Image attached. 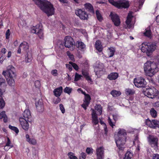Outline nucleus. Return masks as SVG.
Masks as SVG:
<instances>
[{"instance_id":"1","label":"nucleus","mask_w":159,"mask_h":159,"mask_svg":"<svg viewBox=\"0 0 159 159\" xmlns=\"http://www.w3.org/2000/svg\"><path fill=\"white\" fill-rule=\"evenodd\" d=\"M48 16H52L54 12L53 5L45 0H32Z\"/></svg>"},{"instance_id":"2","label":"nucleus","mask_w":159,"mask_h":159,"mask_svg":"<svg viewBox=\"0 0 159 159\" xmlns=\"http://www.w3.org/2000/svg\"><path fill=\"white\" fill-rule=\"evenodd\" d=\"M126 133L123 129H120L116 135H115V140L116 144L120 150H123L124 145L126 141Z\"/></svg>"},{"instance_id":"3","label":"nucleus","mask_w":159,"mask_h":159,"mask_svg":"<svg viewBox=\"0 0 159 159\" xmlns=\"http://www.w3.org/2000/svg\"><path fill=\"white\" fill-rule=\"evenodd\" d=\"M144 70L146 74L150 77L154 75L158 71L156 64L153 62L147 61L144 64Z\"/></svg>"},{"instance_id":"4","label":"nucleus","mask_w":159,"mask_h":159,"mask_svg":"<svg viewBox=\"0 0 159 159\" xmlns=\"http://www.w3.org/2000/svg\"><path fill=\"white\" fill-rule=\"evenodd\" d=\"M141 51L143 52L147 53L152 52L156 48V45L155 43H143L142 44Z\"/></svg>"},{"instance_id":"5","label":"nucleus","mask_w":159,"mask_h":159,"mask_svg":"<svg viewBox=\"0 0 159 159\" xmlns=\"http://www.w3.org/2000/svg\"><path fill=\"white\" fill-rule=\"evenodd\" d=\"M109 2L113 5L119 8H127L129 6L128 2L123 0L119 2L115 1L114 0H108Z\"/></svg>"},{"instance_id":"6","label":"nucleus","mask_w":159,"mask_h":159,"mask_svg":"<svg viewBox=\"0 0 159 159\" xmlns=\"http://www.w3.org/2000/svg\"><path fill=\"white\" fill-rule=\"evenodd\" d=\"M64 44L66 48H70V50H73L74 47L75 46V42L73 39L70 36L66 37L64 39Z\"/></svg>"},{"instance_id":"7","label":"nucleus","mask_w":159,"mask_h":159,"mask_svg":"<svg viewBox=\"0 0 159 159\" xmlns=\"http://www.w3.org/2000/svg\"><path fill=\"white\" fill-rule=\"evenodd\" d=\"M157 90L154 87L148 89L145 92V95L151 98H154L156 96L157 94Z\"/></svg>"},{"instance_id":"8","label":"nucleus","mask_w":159,"mask_h":159,"mask_svg":"<svg viewBox=\"0 0 159 159\" xmlns=\"http://www.w3.org/2000/svg\"><path fill=\"white\" fill-rule=\"evenodd\" d=\"M148 138L149 144L152 147L157 148L158 139L156 137L151 135L149 136Z\"/></svg>"},{"instance_id":"9","label":"nucleus","mask_w":159,"mask_h":159,"mask_svg":"<svg viewBox=\"0 0 159 159\" xmlns=\"http://www.w3.org/2000/svg\"><path fill=\"white\" fill-rule=\"evenodd\" d=\"M146 125L150 128L156 129V127L159 128V121L156 120H152L148 119L146 120Z\"/></svg>"},{"instance_id":"10","label":"nucleus","mask_w":159,"mask_h":159,"mask_svg":"<svg viewBox=\"0 0 159 159\" xmlns=\"http://www.w3.org/2000/svg\"><path fill=\"white\" fill-rule=\"evenodd\" d=\"M134 84L137 87H144L146 85L145 80L142 78H135L134 81Z\"/></svg>"},{"instance_id":"11","label":"nucleus","mask_w":159,"mask_h":159,"mask_svg":"<svg viewBox=\"0 0 159 159\" xmlns=\"http://www.w3.org/2000/svg\"><path fill=\"white\" fill-rule=\"evenodd\" d=\"M6 73L8 75L9 77H16V76L15 68L11 65L8 66L6 71H3L2 74L5 75Z\"/></svg>"},{"instance_id":"12","label":"nucleus","mask_w":159,"mask_h":159,"mask_svg":"<svg viewBox=\"0 0 159 159\" xmlns=\"http://www.w3.org/2000/svg\"><path fill=\"white\" fill-rule=\"evenodd\" d=\"M19 121L22 129L25 131L28 130L29 127L28 122L31 120H27L20 117L19 119Z\"/></svg>"},{"instance_id":"13","label":"nucleus","mask_w":159,"mask_h":159,"mask_svg":"<svg viewBox=\"0 0 159 159\" xmlns=\"http://www.w3.org/2000/svg\"><path fill=\"white\" fill-rule=\"evenodd\" d=\"M75 14L82 20H87L88 15L84 10L79 9L75 11Z\"/></svg>"},{"instance_id":"14","label":"nucleus","mask_w":159,"mask_h":159,"mask_svg":"<svg viewBox=\"0 0 159 159\" xmlns=\"http://www.w3.org/2000/svg\"><path fill=\"white\" fill-rule=\"evenodd\" d=\"M110 16H111V19L115 25L116 26H119L120 23L119 16L117 14L112 12L111 13Z\"/></svg>"},{"instance_id":"15","label":"nucleus","mask_w":159,"mask_h":159,"mask_svg":"<svg viewBox=\"0 0 159 159\" xmlns=\"http://www.w3.org/2000/svg\"><path fill=\"white\" fill-rule=\"evenodd\" d=\"M97 159H103L104 157V149L102 147L96 149Z\"/></svg>"},{"instance_id":"16","label":"nucleus","mask_w":159,"mask_h":159,"mask_svg":"<svg viewBox=\"0 0 159 159\" xmlns=\"http://www.w3.org/2000/svg\"><path fill=\"white\" fill-rule=\"evenodd\" d=\"M84 95L85 97L84 100V103L81 105V106L84 110H86L87 109V107L89 106L90 103L91 98L89 94H86L85 93Z\"/></svg>"},{"instance_id":"17","label":"nucleus","mask_w":159,"mask_h":159,"mask_svg":"<svg viewBox=\"0 0 159 159\" xmlns=\"http://www.w3.org/2000/svg\"><path fill=\"white\" fill-rule=\"evenodd\" d=\"M29 48V46L28 43L25 42H24L20 44L17 50V53L19 54L21 53V49H22V50L25 52H27Z\"/></svg>"},{"instance_id":"18","label":"nucleus","mask_w":159,"mask_h":159,"mask_svg":"<svg viewBox=\"0 0 159 159\" xmlns=\"http://www.w3.org/2000/svg\"><path fill=\"white\" fill-rule=\"evenodd\" d=\"M37 110L39 112H42L44 111L43 103L42 99H40L36 102L35 103Z\"/></svg>"},{"instance_id":"19","label":"nucleus","mask_w":159,"mask_h":159,"mask_svg":"<svg viewBox=\"0 0 159 159\" xmlns=\"http://www.w3.org/2000/svg\"><path fill=\"white\" fill-rule=\"evenodd\" d=\"M91 110L92 111V122L94 125H97L99 121L96 111L93 109H91Z\"/></svg>"},{"instance_id":"20","label":"nucleus","mask_w":159,"mask_h":159,"mask_svg":"<svg viewBox=\"0 0 159 159\" xmlns=\"http://www.w3.org/2000/svg\"><path fill=\"white\" fill-rule=\"evenodd\" d=\"M23 118L24 119L31 121L32 116L30 111L29 109H26L24 111L23 113Z\"/></svg>"},{"instance_id":"21","label":"nucleus","mask_w":159,"mask_h":159,"mask_svg":"<svg viewBox=\"0 0 159 159\" xmlns=\"http://www.w3.org/2000/svg\"><path fill=\"white\" fill-rule=\"evenodd\" d=\"M62 90L63 88L62 86L55 89L53 91L54 95L56 97H59L62 93Z\"/></svg>"},{"instance_id":"22","label":"nucleus","mask_w":159,"mask_h":159,"mask_svg":"<svg viewBox=\"0 0 159 159\" xmlns=\"http://www.w3.org/2000/svg\"><path fill=\"white\" fill-rule=\"evenodd\" d=\"M43 29L41 26H40L39 24L35 26H34L31 30L32 33L37 34L41 31Z\"/></svg>"},{"instance_id":"23","label":"nucleus","mask_w":159,"mask_h":159,"mask_svg":"<svg viewBox=\"0 0 159 159\" xmlns=\"http://www.w3.org/2000/svg\"><path fill=\"white\" fill-rule=\"evenodd\" d=\"M76 46L78 49L84 51L85 49V45L82 42L77 41L76 43Z\"/></svg>"},{"instance_id":"24","label":"nucleus","mask_w":159,"mask_h":159,"mask_svg":"<svg viewBox=\"0 0 159 159\" xmlns=\"http://www.w3.org/2000/svg\"><path fill=\"white\" fill-rule=\"evenodd\" d=\"M132 16L131 13H129L127 17V20L125 21L127 25V27L129 29L131 27V25L130 24L131 22Z\"/></svg>"},{"instance_id":"25","label":"nucleus","mask_w":159,"mask_h":159,"mask_svg":"<svg viewBox=\"0 0 159 159\" xmlns=\"http://www.w3.org/2000/svg\"><path fill=\"white\" fill-rule=\"evenodd\" d=\"M84 7L87 10L93 14L94 11L93 10V7L92 5L89 3H87L84 5Z\"/></svg>"},{"instance_id":"26","label":"nucleus","mask_w":159,"mask_h":159,"mask_svg":"<svg viewBox=\"0 0 159 159\" xmlns=\"http://www.w3.org/2000/svg\"><path fill=\"white\" fill-rule=\"evenodd\" d=\"M118 76V74L117 73H112L109 75L108 78L110 80H115L116 79Z\"/></svg>"},{"instance_id":"27","label":"nucleus","mask_w":159,"mask_h":159,"mask_svg":"<svg viewBox=\"0 0 159 159\" xmlns=\"http://www.w3.org/2000/svg\"><path fill=\"white\" fill-rule=\"evenodd\" d=\"M95 47L96 49L99 52H101L102 50V46L101 44V42L98 40L96 41L95 43Z\"/></svg>"},{"instance_id":"28","label":"nucleus","mask_w":159,"mask_h":159,"mask_svg":"<svg viewBox=\"0 0 159 159\" xmlns=\"http://www.w3.org/2000/svg\"><path fill=\"white\" fill-rule=\"evenodd\" d=\"M16 77H9L7 79V82L8 84L10 86H14L15 84V81L14 80V78Z\"/></svg>"},{"instance_id":"29","label":"nucleus","mask_w":159,"mask_h":159,"mask_svg":"<svg viewBox=\"0 0 159 159\" xmlns=\"http://www.w3.org/2000/svg\"><path fill=\"white\" fill-rule=\"evenodd\" d=\"M3 118V121L4 122L6 123L7 121V116L5 114V111H2L0 113V119Z\"/></svg>"},{"instance_id":"30","label":"nucleus","mask_w":159,"mask_h":159,"mask_svg":"<svg viewBox=\"0 0 159 159\" xmlns=\"http://www.w3.org/2000/svg\"><path fill=\"white\" fill-rule=\"evenodd\" d=\"M125 93L127 95H132L135 93V91L130 89L127 88L125 90Z\"/></svg>"},{"instance_id":"31","label":"nucleus","mask_w":159,"mask_h":159,"mask_svg":"<svg viewBox=\"0 0 159 159\" xmlns=\"http://www.w3.org/2000/svg\"><path fill=\"white\" fill-rule=\"evenodd\" d=\"M111 94L113 97H115L119 96L121 93L120 91L113 90L111 92Z\"/></svg>"},{"instance_id":"32","label":"nucleus","mask_w":159,"mask_h":159,"mask_svg":"<svg viewBox=\"0 0 159 159\" xmlns=\"http://www.w3.org/2000/svg\"><path fill=\"white\" fill-rule=\"evenodd\" d=\"M109 52L108 53V56L109 57H112L114 55L115 52V49L113 48H108Z\"/></svg>"},{"instance_id":"33","label":"nucleus","mask_w":159,"mask_h":159,"mask_svg":"<svg viewBox=\"0 0 159 159\" xmlns=\"http://www.w3.org/2000/svg\"><path fill=\"white\" fill-rule=\"evenodd\" d=\"M144 35L148 37L151 38L152 37V33L150 28L146 30V31L144 33Z\"/></svg>"},{"instance_id":"34","label":"nucleus","mask_w":159,"mask_h":159,"mask_svg":"<svg viewBox=\"0 0 159 159\" xmlns=\"http://www.w3.org/2000/svg\"><path fill=\"white\" fill-rule=\"evenodd\" d=\"M133 156V153L130 151H128L125 154L124 159H130Z\"/></svg>"},{"instance_id":"35","label":"nucleus","mask_w":159,"mask_h":159,"mask_svg":"<svg viewBox=\"0 0 159 159\" xmlns=\"http://www.w3.org/2000/svg\"><path fill=\"white\" fill-rule=\"evenodd\" d=\"M95 74L98 76H99L100 74L102 73L103 71L102 68H99L98 67H96L94 70Z\"/></svg>"},{"instance_id":"36","label":"nucleus","mask_w":159,"mask_h":159,"mask_svg":"<svg viewBox=\"0 0 159 159\" xmlns=\"http://www.w3.org/2000/svg\"><path fill=\"white\" fill-rule=\"evenodd\" d=\"M5 105V102L2 96H0V108L2 109Z\"/></svg>"},{"instance_id":"37","label":"nucleus","mask_w":159,"mask_h":159,"mask_svg":"<svg viewBox=\"0 0 159 159\" xmlns=\"http://www.w3.org/2000/svg\"><path fill=\"white\" fill-rule=\"evenodd\" d=\"M150 113L152 117L155 118L157 116V112L154 108L151 109L150 111Z\"/></svg>"},{"instance_id":"38","label":"nucleus","mask_w":159,"mask_h":159,"mask_svg":"<svg viewBox=\"0 0 159 159\" xmlns=\"http://www.w3.org/2000/svg\"><path fill=\"white\" fill-rule=\"evenodd\" d=\"M72 90V89L69 87H66L64 89V91L65 93L70 94Z\"/></svg>"},{"instance_id":"39","label":"nucleus","mask_w":159,"mask_h":159,"mask_svg":"<svg viewBox=\"0 0 159 159\" xmlns=\"http://www.w3.org/2000/svg\"><path fill=\"white\" fill-rule=\"evenodd\" d=\"M9 128L11 129L14 131L16 134H18L19 132V130L18 128L15 126H12L11 125H9Z\"/></svg>"},{"instance_id":"40","label":"nucleus","mask_w":159,"mask_h":159,"mask_svg":"<svg viewBox=\"0 0 159 159\" xmlns=\"http://www.w3.org/2000/svg\"><path fill=\"white\" fill-rule=\"evenodd\" d=\"M95 108L96 110H97L98 111L99 114L101 115L102 113V108L101 105H97L95 107Z\"/></svg>"},{"instance_id":"41","label":"nucleus","mask_w":159,"mask_h":159,"mask_svg":"<svg viewBox=\"0 0 159 159\" xmlns=\"http://www.w3.org/2000/svg\"><path fill=\"white\" fill-rule=\"evenodd\" d=\"M69 64L71 65L73 68L76 70H77L79 69V67L78 65L75 63L71 61L69 62Z\"/></svg>"},{"instance_id":"42","label":"nucleus","mask_w":159,"mask_h":159,"mask_svg":"<svg viewBox=\"0 0 159 159\" xmlns=\"http://www.w3.org/2000/svg\"><path fill=\"white\" fill-rule=\"evenodd\" d=\"M96 14L97 16V17L99 21H101L102 20V18L101 14L99 13L98 11H96Z\"/></svg>"},{"instance_id":"43","label":"nucleus","mask_w":159,"mask_h":159,"mask_svg":"<svg viewBox=\"0 0 159 159\" xmlns=\"http://www.w3.org/2000/svg\"><path fill=\"white\" fill-rule=\"evenodd\" d=\"M82 77L81 75H79L77 73H76L75 75V80L78 81L80 80Z\"/></svg>"},{"instance_id":"44","label":"nucleus","mask_w":159,"mask_h":159,"mask_svg":"<svg viewBox=\"0 0 159 159\" xmlns=\"http://www.w3.org/2000/svg\"><path fill=\"white\" fill-rule=\"evenodd\" d=\"M32 57L31 56H29L28 55L26 57L25 59V61L27 63H29L32 60Z\"/></svg>"},{"instance_id":"45","label":"nucleus","mask_w":159,"mask_h":159,"mask_svg":"<svg viewBox=\"0 0 159 159\" xmlns=\"http://www.w3.org/2000/svg\"><path fill=\"white\" fill-rule=\"evenodd\" d=\"M67 55L69 56L71 60L73 61H74V56L73 54H71L70 52L67 51Z\"/></svg>"},{"instance_id":"46","label":"nucleus","mask_w":159,"mask_h":159,"mask_svg":"<svg viewBox=\"0 0 159 159\" xmlns=\"http://www.w3.org/2000/svg\"><path fill=\"white\" fill-rule=\"evenodd\" d=\"M68 155L70 159H78L77 157L74 155L72 152H70L68 153Z\"/></svg>"},{"instance_id":"47","label":"nucleus","mask_w":159,"mask_h":159,"mask_svg":"<svg viewBox=\"0 0 159 159\" xmlns=\"http://www.w3.org/2000/svg\"><path fill=\"white\" fill-rule=\"evenodd\" d=\"M38 36H39V38L40 39H42L43 38V29L40 31L38 33H37L36 34Z\"/></svg>"},{"instance_id":"48","label":"nucleus","mask_w":159,"mask_h":159,"mask_svg":"<svg viewBox=\"0 0 159 159\" xmlns=\"http://www.w3.org/2000/svg\"><path fill=\"white\" fill-rule=\"evenodd\" d=\"M145 0H139V2H137L136 4H138L139 6V8H140L142 6Z\"/></svg>"},{"instance_id":"49","label":"nucleus","mask_w":159,"mask_h":159,"mask_svg":"<svg viewBox=\"0 0 159 159\" xmlns=\"http://www.w3.org/2000/svg\"><path fill=\"white\" fill-rule=\"evenodd\" d=\"M60 108L62 113H64L65 112V109L63 104H60L59 105Z\"/></svg>"},{"instance_id":"50","label":"nucleus","mask_w":159,"mask_h":159,"mask_svg":"<svg viewBox=\"0 0 159 159\" xmlns=\"http://www.w3.org/2000/svg\"><path fill=\"white\" fill-rule=\"evenodd\" d=\"M11 34V33L10 32V30L8 29L6 33V39H8L9 38V36Z\"/></svg>"},{"instance_id":"51","label":"nucleus","mask_w":159,"mask_h":159,"mask_svg":"<svg viewBox=\"0 0 159 159\" xmlns=\"http://www.w3.org/2000/svg\"><path fill=\"white\" fill-rule=\"evenodd\" d=\"M34 85L37 88H39L41 85L40 82L38 80L36 81L34 83Z\"/></svg>"},{"instance_id":"52","label":"nucleus","mask_w":159,"mask_h":159,"mask_svg":"<svg viewBox=\"0 0 159 159\" xmlns=\"http://www.w3.org/2000/svg\"><path fill=\"white\" fill-rule=\"evenodd\" d=\"M57 98L55 100H53V102L55 104H57L60 102L61 99L59 97H57Z\"/></svg>"},{"instance_id":"53","label":"nucleus","mask_w":159,"mask_h":159,"mask_svg":"<svg viewBox=\"0 0 159 159\" xmlns=\"http://www.w3.org/2000/svg\"><path fill=\"white\" fill-rule=\"evenodd\" d=\"M57 70H52L51 74L54 76H57L58 74L57 73Z\"/></svg>"},{"instance_id":"54","label":"nucleus","mask_w":159,"mask_h":159,"mask_svg":"<svg viewBox=\"0 0 159 159\" xmlns=\"http://www.w3.org/2000/svg\"><path fill=\"white\" fill-rule=\"evenodd\" d=\"M28 142L30 143H31L32 144H35L36 143V140L34 139H30L29 141H28Z\"/></svg>"},{"instance_id":"55","label":"nucleus","mask_w":159,"mask_h":159,"mask_svg":"<svg viewBox=\"0 0 159 159\" xmlns=\"http://www.w3.org/2000/svg\"><path fill=\"white\" fill-rule=\"evenodd\" d=\"M139 141L138 139V137L137 135L135 137V138L133 141V143L134 144H136V143H137L138 144V145H139Z\"/></svg>"},{"instance_id":"56","label":"nucleus","mask_w":159,"mask_h":159,"mask_svg":"<svg viewBox=\"0 0 159 159\" xmlns=\"http://www.w3.org/2000/svg\"><path fill=\"white\" fill-rule=\"evenodd\" d=\"M86 157V154L85 153L82 152L81 153L80 156V159H85Z\"/></svg>"},{"instance_id":"57","label":"nucleus","mask_w":159,"mask_h":159,"mask_svg":"<svg viewBox=\"0 0 159 159\" xmlns=\"http://www.w3.org/2000/svg\"><path fill=\"white\" fill-rule=\"evenodd\" d=\"M108 121L109 125L113 128V126H114V125L113 123L112 122L111 119L109 117H108Z\"/></svg>"},{"instance_id":"58","label":"nucleus","mask_w":159,"mask_h":159,"mask_svg":"<svg viewBox=\"0 0 159 159\" xmlns=\"http://www.w3.org/2000/svg\"><path fill=\"white\" fill-rule=\"evenodd\" d=\"M70 64H66V68L68 69L69 71H71L72 70V65H70Z\"/></svg>"},{"instance_id":"59","label":"nucleus","mask_w":159,"mask_h":159,"mask_svg":"<svg viewBox=\"0 0 159 159\" xmlns=\"http://www.w3.org/2000/svg\"><path fill=\"white\" fill-rule=\"evenodd\" d=\"M92 151L93 149L92 148H87L86 150V152L88 154H89L91 153H92Z\"/></svg>"},{"instance_id":"60","label":"nucleus","mask_w":159,"mask_h":159,"mask_svg":"<svg viewBox=\"0 0 159 159\" xmlns=\"http://www.w3.org/2000/svg\"><path fill=\"white\" fill-rule=\"evenodd\" d=\"M7 142L6 143V146H10L11 148L13 147V145H11L10 144L11 143L10 140L9 138H7Z\"/></svg>"},{"instance_id":"61","label":"nucleus","mask_w":159,"mask_h":159,"mask_svg":"<svg viewBox=\"0 0 159 159\" xmlns=\"http://www.w3.org/2000/svg\"><path fill=\"white\" fill-rule=\"evenodd\" d=\"M152 159H159V154H154L152 156Z\"/></svg>"},{"instance_id":"62","label":"nucleus","mask_w":159,"mask_h":159,"mask_svg":"<svg viewBox=\"0 0 159 159\" xmlns=\"http://www.w3.org/2000/svg\"><path fill=\"white\" fill-rule=\"evenodd\" d=\"M5 80L4 79L0 76V85H1L3 83H5Z\"/></svg>"},{"instance_id":"63","label":"nucleus","mask_w":159,"mask_h":159,"mask_svg":"<svg viewBox=\"0 0 159 159\" xmlns=\"http://www.w3.org/2000/svg\"><path fill=\"white\" fill-rule=\"evenodd\" d=\"M82 74L85 77L89 75L88 73L85 71H82Z\"/></svg>"},{"instance_id":"64","label":"nucleus","mask_w":159,"mask_h":159,"mask_svg":"<svg viewBox=\"0 0 159 159\" xmlns=\"http://www.w3.org/2000/svg\"><path fill=\"white\" fill-rule=\"evenodd\" d=\"M112 116L114 120L116 121L118 119V116L117 115H113Z\"/></svg>"}]
</instances>
